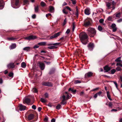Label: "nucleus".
Instances as JSON below:
<instances>
[{
    "mask_svg": "<svg viewBox=\"0 0 122 122\" xmlns=\"http://www.w3.org/2000/svg\"><path fill=\"white\" fill-rule=\"evenodd\" d=\"M79 37L82 44L86 45L87 43L88 36L86 33L83 32L80 33L79 35Z\"/></svg>",
    "mask_w": 122,
    "mask_h": 122,
    "instance_id": "f257e3e1",
    "label": "nucleus"
},
{
    "mask_svg": "<svg viewBox=\"0 0 122 122\" xmlns=\"http://www.w3.org/2000/svg\"><path fill=\"white\" fill-rule=\"evenodd\" d=\"M96 31L95 29L92 27H90L86 30V34L91 37H93L96 35Z\"/></svg>",
    "mask_w": 122,
    "mask_h": 122,
    "instance_id": "f03ea898",
    "label": "nucleus"
},
{
    "mask_svg": "<svg viewBox=\"0 0 122 122\" xmlns=\"http://www.w3.org/2000/svg\"><path fill=\"white\" fill-rule=\"evenodd\" d=\"M92 24V20L89 18H87L83 21V25L86 27L91 26Z\"/></svg>",
    "mask_w": 122,
    "mask_h": 122,
    "instance_id": "7ed1b4c3",
    "label": "nucleus"
},
{
    "mask_svg": "<svg viewBox=\"0 0 122 122\" xmlns=\"http://www.w3.org/2000/svg\"><path fill=\"white\" fill-rule=\"evenodd\" d=\"M19 0H12L11 1V5L13 8H17L18 7L16 6L19 5Z\"/></svg>",
    "mask_w": 122,
    "mask_h": 122,
    "instance_id": "20e7f679",
    "label": "nucleus"
},
{
    "mask_svg": "<svg viewBox=\"0 0 122 122\" xmlns=\"http://www.w3.org/2000/svg\"><path fill=\"white\" fill-rule=\"evenodd\" d=\"M62 33L61 31L59 32L56 33L55 34L51 36L49 40L52 39L60 35Z\"/></svg>",
    "mask_w": 122,
    "mask_h": 122,
    "instance_id": "39448f33",
    "label": "nucleus"
},
{
    "mask_svg": "<svg viewBox=\"0 0 122 122\" xmlns=\"http://www.w3.org/2000/svg\"><path fill=\"white\" fill-rule=\"evenodd\" d=\"M37 38L36 36L31 35L29 36H27L24 38L25 40H34Z\"/></svg>",
    "mask_w": 122,
    "mask_h": 122,
    "instance_id": "423d86ee",
    "label": "nucleus"
},
{
    "mask_svg": "<svg viewBox=\"0 0 122 122\" xmlns=\"http://www.w3.org/2000/svg\"><path fill=\"white\" fill-rule=\"evenodd\" d=\"M88 49L90 51H92L94 47V45L93 43L90 42L87 46Z\"/></svg>",
    "mask_w": 122,
    "mask_h": 122,
    "instance_id": "0eeeda50",
    "label": "nucleus"
},
{
    "mask_svg": "<svg viewBox=\"0 0 122 122\" xmlns=\"http://www.w3.org/2000/svg\"><path fill=\"white\" fill-rule=\"evenodd\" d=\"M38 65L41 70H43L44 69L45 65L43 63L39 62L38 63Z\"/></svg>",
    "mask_w": 122,
    "mask_h": 122,
    "instance_id": "6e6552de",
    "label": "nucleus"
},
{
    "mask_svg": "<svg viewBox=\"0 0 122 122\" xmlns=\"http://www.w3.org/2000/svg\"><path fill=\"white\" fill-rule=\"evenodd\" d=\"M5 3L3 0H0V10L2 9L4 7Z\"/></svg>",
    "mask_w": 122,
    "mask_h": 122,
    "instance_id": "1a4fd4ad",
    "label": "nucleus"
},
{
    "mask_svg": "<svg viewBox=\"0 0 122 122\" xmlns=\"http://www.w3.org/2000/svg\"><path fill=\"white\" fill-rule=\"evenodd\" d=\"M42 85L44 86H52L51 83L49 82H43Z\"/></svg>",
    "mask_w": 122,
    "mask_h": 122,
    "instance_id": "9d476101",
    "label": "nucleus"
},
{
    "mask_svg": "<svg viewBox=\"0 0 122 122\" xmlns=\"http://www.w3.org/2000/svg\"><path fill=\"white\" fill-rule=\"evenodd\" d=\"M34 115L32 113H30L28 115L27 119L29 120H30L34 118Z\"/></svg>",
    "mask_w": 122,
    "mask_h": 122,
    "instance_id": "9b49d317",
    "label": "nucleus"
},
{
    "mask_svg": "<svg viewBox=\"0 0 122 122\" xmlns=\"http://www.w3.org/2000/svg\"><path fill=\"white\" fill-rule=\"evenodd\" d=\"M104 70L106 71L105 72H107L111 70V68L109 67L108 65H107L104 67Z\"/></svg>",
    "mask_w": 122,
    "mask_h": 122,
    "instance_id": "f8f14e48",
    "label": "nucleus"
},
{
    "mask_svg": "<svg viewBox=\"0 0 122 122\" xmlns=\"http://www.w3.org/2000/svg\"><path fill=\"white\" fill-rule=\"evenodd\" d=\"M93 74V73H92V72H89L85 74V77L86 78L91 77V76H92Z\"/></svg>",
    "mask_w": 122,
    "mask_h": 122,
    "instance_id": "ddd939ff",
    "label": "nucleus"
},
{
    "mask_svg": "<svg viewBox=\"0 0 122 122\" xmlns=\"http://www.w3.org/2000/svg\"><path fill=\"white\" fill-rule=\"evenodd\" d=\"M26 107L25 106H23L22 104H20L19 106V109L20 111H23L25 109Z\"/></svg>",
    "mask_w": 122,
    "mask_h": 122,
    "instance_id": "4468645a",
    "label": "nucleus"
},
{
    "mask_svg": "<svg viewBox=\"0 0 122 122\" xmlns=\"http://www.w3.org/2000/svg\"><path fill=\"white\" fill-rule=\"evenodd\" d=\"M15 65L14 63H10L7 65V66L8 68H13L15 67Z\"/></svg>",
    "mask_w": 122,
    "mask_h": 122,
    "instance_id": "2eb2a0df",
    "label": "nucleus"
},
{
    "mask_svg": "<svg viewBox=\"0 0 122 122\" xmlns=\"http://www.w3.org/2000/svg\"><path fill=\"white\" fill-rule=\"evenodd\" d=\"M30 101V99L26 98H25L23 101L24 103H26L28 104L29 103Z\"/></svg>",
    "mask_w": 122,
    "mask_h": 122,
    "instance_id": "dca6fc26",
    "label": "nucleus"
},
{
    "mask_svg": "<svg viewBox=\"0 0 122 122\" xmlns=\"http://www.w3.org/2000/svg\"><path fill=\"white\" fill-rule=\"evenodd\" d=\"M106 6L107 7V10H108L112 8V7H111V4L109 2H106Z\"/></svg>",
    "mask_w": 122,
    "mask_h": 122,
    "instance_id": "f3484780",
    "label": "nucleus"
},
{
    "mask_svg": "<svg viewBox=\"0 0 122 122\" xmlns=\"http://www.w3.org/2000/svg\"><path fill=\"white\" fill-rule=\"evenodd\" d=\"M84 13L85 14L87 15H89L90 14V11L88 8H87L85 10Z\"/></svg>",
    "mask_w": 122,
    "mask_h": 122,
    "instance_id": "a211bd4d",
    "label": "nucleus"
},
{
    "mask_svg": "<svg viewBox=\"0 0 122 122\" xmlns=\"http://www.w3.org/2000/svg\"><path fill=\"white\" fill-rule=\"evenodd\" d=\"M39 10V6L38 5L35 6L34 7L35 12V13H37L38 12Z\"/></svg>",
    "mask_w": 122,
    "mask_h": 122,
    "instance_id": "6ab92c4d",
    "label": "nucleus"
},
{
    "mask_svg": "<svg viewBox=\"0 0 122 122\" xmlns=\"http://www.w3.org/2000/svg\"><path fill=\"white\" fill-rule=\"evenodd\" d=\"M10 49H13L15 48L16 47V44L14 43L12 44V45L10 46Z\"/></svg>",
    "mask_w": 122,
    "mask_h": 122,
    "instance_id": "aec40b11",
    "label": "nucleus"
},
{
    "mask_svg": "<svg viewBox=\"0 0 122 122\" xmlns=\"http://www.w3.org/2000/svg\"><path fill=\"white\" fill-rule=\"evenodd\" d=\"M60 44V43H56L54 44L51 43L47 44V45L48 46H52V45H54V46H58Z\"/></svg>",
    "mask_w": 122,
    "mask_h": 122,
    "instance_id": "412c9836",
    "label": "nucleus"
},
{
    "mask_svg": "<svg viewBox=\"0 0 122 122\" xmlns=\"http://www.w3.org/2000/svg\"><path fill=\"white\" fill-rule=\"evenodd\" d=\"M29 4V1L28 0H23V5H28Z\"/></svg>",
    "mask_w": 122,
    "mask_h": 122,
    "instance_id": "4be33fe9",
    "label": "nucleus"
},
{
    "mask_svg": "<svg viewBox=\"0 0 122 122\" xmlns=\"http://www.w3.org/2000/svg\"><path fill=\"white\" fill-rule=\"evenodd\" d=\"M55 69V68H52L51 70L49 72V74H52L54 73Z\"/></svg>",
    "mask_w": 122,
    "mask_h": 122,
    "instance_id": "5701e85b",
    "label": "nucleus"
},
{
    "mask_svg": "<svg viewBox=\"0 0 122 122\" xmlns=\"http://www.w3.org/2000/svg\"><path fill=\"white\" fill-rule=\"evenodd\" d=\"M46 43L45 42H41L38 43V45L40 46L47 45H46Z\"/></svg>",
    "mask_w": 122,
    "mask_h": 122,
    "instance_id": "b1692460",
    "label": "nucleus"
},
{
    "mask_svg": "<svg viewBox=\"0 0 122 122\" xmlns=\"http://www.w3.org/2000/svg\"><path fill=\"white\" fill-rule=\"evenodd\" d=\"M76 13L75 15L76 16L77 18L78 17V10L77 7H76Z\"/></svg>",
    "mask_w": 122,
    "mask_h": 122,
    "instance_id": "393cba45",
    "label": "nucleus"
},
{
    "mask_svg": "<svg viewBox=\"0 0 122 122\" xmlns=\"http://www.w3.org/2000/svg\"><path fill=\"white\" fill-rule=\"evenodd\" d=\"M21 67L23 68H25L26 66V64L24 62H23L21 63Z\"/></svg>",
    "mask_w": 122,
    "mask_h": 122,
    "instance_id": "a878e982",
    "label": "nucleus"
},
{
    "mask_svg": "<svg viewBox=\"0 0 122 122\" xmlns=\"http://www.w3.org/2000/svg\"><path fill=\"white\" fill-rule=\"evenodd\" d=\"M54 10V7L52 6H50V10L49 11L51 12H52Z\"/></svg>",
    "mask_w": 122,
    "mask_h": 122,
    "instance_id": "bb28decb",
    "label": "nucleus"
},
{
    "mask_svg": "<svg viewBox=\"0 0 122 122\" xmlns=\"http://www.w3.org/2000/svg\"><path fill=\"white\" fill-rule=\"evenodd\" d=\"M110 71L111 72V73L109 72V73L110 74H114L115 73V72H116V70L115 69H113L111 70Z\"/></svg>",
    "mask_w": 122,
    "mask_h": 122,
    "instance_id": "cd10ccee",
    "label": "nucleus"
},
{
    "mask_svg": "<svg viewBox=\"0 0 122 122\" xmlns=\"http://www.w3.org/2000/svg\"><path fill=\"white\" fill-rule=\"evenodd\" d=\"M121 58V57H120L118 58H117L115 60V61H117L118 62H121V60H120V59Z\"/></svg>",
    "mask_w": 122,
    "mask_h": 122,
    "instance_id": "c85d7f7f",
    "label": "nucleus"
},
{
    "mask_svg": "<svg viewBox=\"0 0 122 122\" xmlns=\"http://www.w3.org/2000/svg\"><path fill=\"white\" fill-rule=\"evenodd\" d=\"M115 14H116L115 15L116 17H118L119 18L120 17L121 13L120 12L118 13L117 14H116V13L115 14H114V15H115Z\"/></svg>",
    "mask_w": 122,
    "mask_h": 122,
    "instance_id": "c756f323",
    "label": "nucleus"
},
{
    "mask_svg": "<svg viewBox=\"0 0 122 122\" xmlns=\"http://www.w3.org/2000/svg\"><path fill=\"white\" fill-rule=\"evenodd\" d=\"M65 100H62L61 102L60 103V104L61 105H65L66 104V102H65Z\"/></svg>",
    "mask_w": 122,
    "mask_h": 122,
    "instance_id": "7c9ffc66",
    "label": "nucleus"
},
{
    "mask_svg": "<svg viewBox=\"0 0 122 122\" xmlns=\"http://www.w3.org/2000/svg\"><path fill=\"white\" fill-rule=\"evenodd\" d=\"M16 39V38H14L13 37H12L8 38V39L9 41L13 40Z\"/></svg>",
    "mask_w": 122,
    "mask_h": 122,
    "instance_id": "2f4dec72",
    "label": "nucleus"
},
{
    "mask_svg": "<svg viewBox=\"0 0 122 122\" xmlns=\"http://www.w3.org/2000/svg\"><path fill=\"white\" fill-rule=\"evenodd\" d=\"M56 47L55 46H51L49 47H48V48L50 49H56Z\"/></svg>",
    "mask_w": 122,
    "mask_h": 122,
    "instance_id": "473e14b6",
    "label": "nucleus"
},
{
    "mask_svg": "<svg viewBox=\"0 0 122 122\" xmlns=\"http://www.w3.org/2000/svg\"><path fill=\"white\" fill-rule=\"evenodd\" d=\"M98 30L100 31H101L103 29L102 27L100 25H99L98 26Z\"/></svg>",
    "mask_w": 122,
    "mask_h": 122,
    "instance_id": "72a5a7b5",
    "label": "nucleus"
},
{
    "mask_svg": "<svg viewBox=\"0 0 122 122\" xmlns=\"http://www.w3.org/2000/svg\"><path fill=\"white\" fill-rule=\"evenodd\" d=\"M32 91L33 92L35 93H37L38 92V90L37 89L35 88H33Z\"/></svg>",
    "mask_w": 122,
    "mask_h": 122,
    "instance_id": "f704fd0d",
    "label": "nucleus"
},
{
    "mask_svg": "<svg viewBox=\"0 0 122 122\" xmlns=\"http://www.w3.org/2000/svg\"><path fill=\"white\" fill-rule=\"evenodd\" d=\"M61 107V105L59 104L56 106V108L58 110H59L60 109Z\"/></svg>",
    "mask_w": 122,
    "mask_h": 122,
    "instance_id": "c9c22d12",
    "label": "nucleus"
},
{
    "mask_svg": "<svg viewBox=\"0 0 122 122\" xmlns=\"http://www.w3.org/2000/svg\"><path fill=\"white\" fill-rule=\"evenodd\" d=\"M41 6L43 7L44 6L46 5V4L43 2L42 1L41 3Z\"/></svg>",
    "mask_w": 122,
    "mask_h": 122,
    "instance_id": "e433bc0d",
    "label": "nucleus"
},
{
    "mask_svg": "<svg viewBox=\"0 0 122 122\" xmlns=\"http://www.w3.org/2000/svg\"><path fill=\"white\" fill-rule=\"evenodd\" d=\"M43 103H45L46 102V100L42 98H41L40 100Z\"/></svg>",
    "mask_w": 122,
    "mask_h": 122,
    "instance_id": "4c0bfd02",
    "label": "nucleus"
},
{
    "mask_svg": "<svg viewBox=\"0 0 122 122\" xmlns=\"http://www.w3.org/2000/svg\"><path fill=\"white\" fill-rule=\"evenodd\" d=\"M81 82V81H80L79 80H76L75 81L74 83L75 84H77V83H80Z\"/></svg>",
    "mask_w": 122,
    "mask_h": 122,
    "instance_id": "58836bf2",
    "label": "nucleus"
},
{
    "mask_svg": "<svg viewBox=\"0 0 122 122\" xmlns=\"http://www.w3.org/2000/svg\"><path fill=\"white\" fill-rule=\"evenodd\" d=\"M107 96L108 99L111 97L110 95V92L109 91L107 92Z\"/></svg>",
    "mask_w": 122,
    "mask_h": 122,
    "instance_id": "ea45409f",
    "label": "nucleus"
},
{
    "mask_svg": "<svg viewBox=\"0 0 122 122\" xmlns=\"http://www.w3.org/2000/svg\"><path fill=\"white\" fill-rule=\"evenodd\" d=\"M8 76L10 77H13V73L12 72H10L9 73Z\"/></svg>",
    "mask_w": 122,
    "mask_h": 122,
    "instance_id": "a19ab883",
    "label": "nucleus"
},
{
    "mask_svg": "<svg viewBox=\"0 0 122 122\" xmlns=\"http://www.w3.org/2000/svg\"><path fill=\"white\" fill-rule=\"evenodd\" d=\"M30 49V47H25L23 49V50L25 51H28Z\"/></svg>",
    "mask_w": 122,
    "mask_h": 122,
    "instance_id": "79ce46f5",
    "label": "nucleus"
},
{
    "mask_svg": "<svg viewBox=\"0 0 122 122\" xmlns=\"http://www.w3.org/2000/svg\"><path fill=\"white\" fill-rule=\"evenodd\" d=\"M111 82H113L114 83V84L116 86V88L117 89H118V85L117 83L116 82L114 81H111Z\"/></svg>",
    "mask_w": 122,
    "mask_h": 122,
    "instance_id": "37998d69",
    "label": "nucleus"
},
{
    "mask_svg": "<svg viewBox=\"0 0 122 122\" xmlns=\"http://www.w3.org/2000/svg\"><path fill=\"white\" fill-rule=\"evenodd\" d=\"M121 68L118 66L116 68V70L117 71H120L121 70Z\"/></svg>",
    "mask_w": 122,
    "mask_h": 122,
    "instance_id": "c03bdc74",
    "label": "nucleus"
},
{
    "mask_svg": "<svg viewBox=\"0 0 122 122\" xmlns=\"http://www.w3.org/2000/svg\"><path fill=\"white\" fill-rule=\"evenodd\" d=\"M116 26V25L115 24H112L111 27L112 28H114Z\"/></svg>",
    "mask_w": 122,
    "mask_h": 122,
    "instance_id": "a18cd8bd",
    "label": "nucleus"
},
{
    "mask_svg": "<svg viewBox=\"0 0 122 122\" xmlns=\"http://www.w3.org/2000/svg\"><path fill=\"white\" fill-rule=\"evenodd\" d=\"M62 11L63 13L64 14H67L68 13V12L66 11L64 9Z\"/></svg>",
    "mask_w": 122,
    "mask_h": 122,
    "instance_id": "49530a36",
    "label": "nucleus"
},
{
    "mask_svg": "<svg viewBox=\"0 0 122 122\" xmlns=\"http://www.w3.org/2000/svg\"><path fill=\"white\" fill-rule=\"evenodd\" d=\"M75 28V23L74 22L73 24L72 30L74 31Z\"/></svg>",
    "mask_w": 122,
    "mask_h": 122,
    "instance_id": "de8ad7c7",
    "label": "nucleus"
},
{
    "mask_svg": "<svg viewBox=\"0 0 122 122\" xmlns=\"http://www.w3.org/2000/svg\"><path fill=\"white\" fill-rule=\"evenodd\" d=\"M66 19L65 18L64 20L63 24V25L64 26V25L66 24Z\"/></svg>",
    "mask_w": 122,
    "mask_h": 122,
    "instance_id": "09e8293b",
    "label": "nucleus"
},
{
    "mask_svg": "<svg viewBox=\"0 0 122 122\" xmlns=\"http://www.w3.org/2000/svg\"><path fill=\"white\" fill-rule=\"evenodd\" d=\"M104 20L103 19H101L99 20V22L101 23H102L104 22Z\"/></svg>",
    "mask_w": 122,
    "mask_h": 122,
    "instance_id": "8fccbe9b",
    "label": "nucleus"
},
{
    "mask_svg": "<svg viewBox=\"0 0 122 122\" xmlns=\"http://www.w3.org/2000/svg\"><path fill=\"white\" fill-rule=\"evenodd\" d=\"M102 93V91H100L99 92H97V93H96V94H97V95H99V96H100Z\"/></svg>",
    "mask_w": 122,
    "mask_h": 122,
    "instance_id": "3c124183",
    "label": "nucleus"
},
{
    "mask_svg": "<svg viewBox=\"0 0 122 122\" xmlns=\"http://www.w3.org/2000/svg\"><path fill=\"white\" fill-rule=\"evenodd\" d=\"M65 8L66 9L70 11H71V10L70 8L68 6H66L65 7Z\"/></svg>",
    "mask_w": 122,
    "mask_h": 122,
    "instance_id": "603ef678",
    "label": "nucleus"
},
{
    "mask_svg": "<svg viewBox=\"0 0 122 122\" xmlns=\"http://www.w3.org/2000/svg\"><path fill=\"white\" fill-rule=\"evenodd\" d=\"M32 108L33 109L35 110L36 108V107L35 105H33L32 106Z\"/></svg>",
    "mask_w": 122,
    "mask_h": 122,
    "instance_id": "864d4df0",
    "label": "nucleus"
},
{
    "mask_svg": "<svg viewBox=\"0 0 122 122\" xmlns=\"http://www.w3.org/2000/svg\"><path fill=\"white\" fill-rule=\"evenodd\" d=\"M62 98L63 99L62 100H66V96L64 95L62 96Z\"/></svg>",
    "mask_w": 122,
    "mask_h": 122,
    "instance_id": "5fc2aeb1",
    "label": "nucleus"
},
{
    "mask_svg": "<svg viewBox=\"0 0 122 122\" xmlns=\"http://www.w3.org/2000/svg\"><path fill=\"white\" fill-rule=\"evenodd\" d=\"M120 66L122 67V64H121L120 63H117L116 64V66Z\"/></svg>",
    "mask_w": 122,
    "mask_h": 122,
    "instance_id": "6e6d98bb",
    "label": "nucleus"
},
{
    "mask_svg": "<svg viewBox=\"0 0 122 122\" xmlns=\"http://www.w3.org/2000/svg\"><path fill=\"white\" fill-rule=\"evenodd\" d=\"M71 98L70 96H69L68 95H67L66 97V100H67L69 99H70Z\"/></svg>",
    "mask_w": 122,
    "mask_h": 122,
    "instance_id": "4d7b16f0",
    "label": "nucleus"
},
{
    "mask_svg": "<svg viewBox=\"0 0 122 122\" xmlns=\"http://www.w3.org/2000/svg\"><path fill=\"white\" fill-rule=\"evenodd\" d=\"M108 106L109 107H112V104L111 102H109V104H108Z\"/></svg>",
    "mask_w": 122,
    "mask_h": 122,
    "instance_id": "13d9d810",
    "label": "nucleus"
},
{
    "mask_svg": "<svg viewBox=\"0 0 122 122\" xmlns=\"http://www.w3.org/2000/svg\"><path fill=\"white\" fill-rule=\"evenodd\" d=\"M47 52V51H45L44 50H42L40 52L41 53H45Z\"/></svg>",
    "mask_w": 122,
    "mask_h": 122,
    "instance_id": "bf43d9fd",
    "label": "nucleus"
},
{
    "mask_svg": "<svg viewBox=\"0 0 122 122\" xmlns=\"http://www.w3.org/2000/svg\"><path fill=\"white\" fill-rule=\"evenodd\" d=\"M70 32V30L69 29H68L66 32V33L67 34H68Z\"/></svg>",
    "mask_w": 122,
    "mask_h": 122,
    "instance_id": "052dcab7",
    "label": "nucleus"
},
{
    "mask_svg": "<svg viewBox=\"0 0 122 122\" xmlns=\"http://www.w3.org/2000/svg\"><path fill=\"white\" fill-rule=\"evenodd\" d=\"M45 97L46 98L48 97V94L47 93H46L45 94Z\"/></svg>",
    "mask_w": 122,
    "mask_h": 122,
    "instance_id": "680f3d73",
    "label": "nucleus"
},
{
    "mask_svg": "<svg viewBox=\"0 0 122 122\" xmlns=\"http://www.w3.org/2000/svg\"><path fill=\"white\" fill-rule=\"evenodd\" d=\"M51 14L49 13L48 14H46V17H48V16H51Z\"/></svg>",
    "mask_w": 122,
    "mask_h": 122,
    "instance_id": "e2e57ef3",
    "label": "nucleus"
},
{
    "mask_svg": "<svg viewBox=\"0 0 122 122\" xmlns=\"http://www.w3.org/2000/svg\"><path fill=\"white\" fill-rule=\"evenodd\" d=\"M118 22L120 23L122 22V19H120L117 20Z\"/></svg>",
    "mask_w": 122,
    "mask_h": 122,
    "instance_id": "0e129e2a",
    "label": "nucleus"
},
{
    "mask_svg": "<svg viewBox=\"0 0 122 122\" xmlns=\"http://www.w3.org/2000/svg\"><path fill=\"white\" fill-rule=\"evenodd\" d=\"M84 94V92L83 91L81 92L80 93V95L81 96H82Z\"/></svg>",
    "mask_w": 122,
    "mask_h": 122,
    "instance_id": "69168bd1",
    "label": "nucleus"
},
{
    "mask_svg": "<svg viewBox=\"0 0 122 122\" xmlns=\"http://www.w3.org/2000/svg\"><path fill=\"white\" fill-rule=\"evenodd\" d=\"M48 119L47 117H45L44 119V121L46 122L48 121Z\"/></svg>",
    "mask_w": 122,
    "mask_h": 122,
    "instance_id": "338daca9",
    "label": "nucleus"
},
{
    "mask_svg": "<svg viewBox=\"0 0 122 122\" xmlns=\"http://www.w3.org/2000/svg\"><path fill=\"white\" fill-rule=\"evenodd\" d=\"M42 109V108L41 107H39L38 108V110L39 112H40Z\"/></svg>",
    "mask_w": 122,
    "mask_h": 122,
    "instance_id": "774afa93",
    "label": "nucleus"
}]
</instances>
